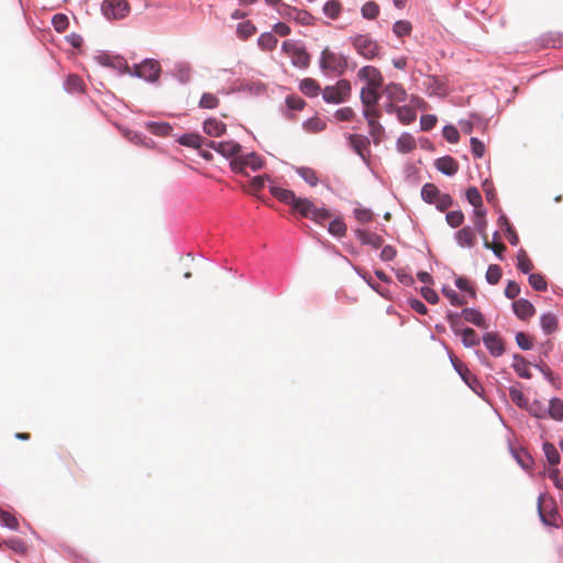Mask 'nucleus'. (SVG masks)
<instances>
[{
  "label": "nucleus",
  "mask_w": 563,
  "mask_h": 563,
  "mask_svg": "<svg viewBox=\"0 0 563 563\" xmlns=\"http://www.w3.org/2000/svg\"><path fill=\"white\" fill-rule=\"evenodd\" d=\"M269 192L280 202L290 207V211L295 216L309 219L311 213L316 211V205L306 197H298L295 191L282 188L278 185H271Z\"/></svg>",
  "instance_id": "nucleus-1"
},
{
  "label": "nucleus",
  "mask_w": 563,
  "mask_h": 563,
  "mask_svg": "<svg viewBox=\"0 0 563 563\" xmlns=\"http://www.w3.org/2000/svg\"><path fill=\"white\" fill-rule=\"evenodd\" d=\"M350 57L344 54H336L325 47L319 58V67L323 71H331L341 77L347 70Z\"/></svg>",
  "instance_id": "nucleus-2"
},
{
  "label": "nucleus",
  "mask_w": 563,
  "mask_h": 563,
  "mask_svg": "<svg viewBox=\"0 0 563 563\" xmlns=\"http://www.w3.org/2000/svg\"><path fill=\"white\" fill-rule=\"evenodd\" d=\"M349 42L357 54L367 60L378 58L380 55L382 46L369 34H355L349 37Z\"/></svg>",
  "instance_id": "nucleus-3"
},
{
  "label": "nucleus",
  "mask_w": 563,
  "mask_h": 563,
  "mask_svg": "<svg viewBox=\"0 0 563 563\" xmlns=\"http://www.w3.org/2000/svg\"><path fill=\"white\" fill-rule=\"evenodd\" d=\"M265 165V161L262 156H260L256 152H250L243 154L242 152L238 154V157L230 162V168L235 174H241L244 176H249L246 173V168H250L253 172H257L262 169Z\"/></svg>",
  "instance_id": "nucleus-4"
},
{
  "label": "nucleus",
  "mask_w": 563,
  "mask_h": 563,
  "mask_svg": "<svg viewBox=\"0 0 563 563\" xmlns=\"http://www.w3.org/2000/svg\"><path fill=\"white\" fill-rule=\"evenodd\" d=\"M448 356L450 358V362L455 369V372L459 374L461 379L470 387L472 391H474L476 395L482 396V393L484 391V388L478 380V378L470 371V368L461 362L451 350L446 347Z\"/></svg>",
  "instance_id": "nucleus-5"
},
{
  "label": "nucleus",
  "mask_w": 563,
  "mask_h": 563,
  "mask_svg": "<svg viewBox=\"0 0 563 563\" xmlns=\"http://www.w3.org/2000/svg\"><path fill=\"white\" fill-rule=\"evenodd\" d=\"M352 91L347 79H340L334 86H327L322 91V99L327 103L340 104L345 102Z\"/></svg>",
  "instance_id": "nucleus-6"
},
{
  "label": "nucleus",
  "mask_w": 563,
  "mask_h": 563,
  "mask_svg": "<svg viewBox=\"0 0 563 563\" xmlns=\"http://www.w3.org/2000/svg\"><path fill=\"white\" fill-rule=\"evenodd\" d=\"M278 14L288 20L295 21L297 24L310 26L314 24L316 18L307 10L298 9L287 3H280L277 8Z\"/></svg>",
  "instance_id": "nucleus-7"
},
{
  "label": "nucleus",
  "mask_w": 563,
  "mask_h": 563,
  "mask_svg": "<svg viewBox=\"0 0 563 563\" xmlns=\"http://www.w3.org/2000/svg\"><path fill=\"white\" fill-rule=\"evenodd\" d=\"M205 146L216 151L221 156L229 159V163L235 159L238 154L242 152V145L234 140L217 142L206 139Z\"/></svg>",
  "instance_id": "nucleus-8"
},
{
  "label": "nucleus",
  "mask_w": 563,
  "mask_h": 563,
  "mask_svg": "<svg viewBox=\"0 0 563 563\" xmlns=\"http://www.w3.org/2000/svg\"><path fill=\"white\" fill-rule=\"evenodd\" d=\"M101 12L108 20H120L130 13L128 0H103Z\"/></svg>",
  "instance_id": "nucleus-9"
},
{
  "label": "nucleus",
  "mask_w": 563,
  "mask_h": 563,
  "mask_svg": "<svg viewBox=\"0 0 563 563\" xmlns=\"http://www.w3.org/2000/svg\"><path fill=\"white\" fill-rule=\"evenodd\" d=\"M362 114L369 126V134L373 137L374 143L379 144L380 137L385 133V128L378 121L382 115L380 111L363 109Z\"/></svg>",
  "instance_id": "nucleus-10"
},
{
  "label": "nucleus",
  "mask_w": 563,
  "mask_h": 563,
  "mask_svg": "<svg viewBox=\"0 0 563 563\" xmlns=\"http://www.w3.org/2000/svg\"><path fill=\"white\" fill-rule=\"evenodd\" d=\"M346 139L353 152L356 153L362 158V161L367 164L369 157V137L362 134H347Z\"/></svg>",
  "instance_id": "nucleus-11"
},
{
  "label": "nucleus",
  "mask_w": 563,
  "mask_h": 563,
  "mask_svg": "<svg viewBox=\"0 0 563 563\" xmlns=\"http://www.w3.org/2000/svg\"><path fill=\"white\" fill-rule=\"evenodd\" d=\"M95 59L99 65L115 69L118 73L124 71L126 68V59L119 54L101 52L100 54L95 56Z\"/></svg>",
  "instance_id": "nucleus-12"
},
{
  "label": "nucleus",
  "mask_w": 563,
  "mask_h": 563,
  "mask_svg": "<svg viewBox=\"0 0 563 563\" xmlns=\"http://www.w3.org/2000/svg\"><path fill=\"white\" fill-rule=\"evenodd\" d=\"M482 341L493 357H499L506 352L505 342L497 332H485Z\"/></svg>",
  "instance_id": "nucleus-13"
},
{
  "label": "nucleus",
  "mask_w": 563,
  "mask_h": 563,
  "mask_svg": "<svg viewBox=\"0 0 563 563\" xmlns=\"http://www.w3.org/2000/svg\"><path fill=\"white\" fill-rule=\"evenodd\" d=\"M142 79L148 84H157L161 77L162 67L157 59L144 58L141 62Z\"/></svg>",
  "instance_id": "nucleus-14"
},
{
  "label": "nucleus",
  "mask_w": 563,
  "mask_h": 563,
  "mask_svg": "<svg viewBox=\"0 0 563 563\" xmlns=\"http://www.w3.org/2000/svg\"><path fill=\"white\" fill-rule=\"evenodd\" d=\"M543 499H544V494L541 493L538 497V505H537L540 521L544 526L559 528V523L556 521V518L559 517V512L554 505V501L551 500V509L549 512H547L544 509V506H543Z\"/></svg>",
  "instance_id": "nucleus-15"
},
{
  "label": "nucleus",
  "mask_w": 563,
  "mask_h": 563,
  "mask_svg": "<svg viewBox=\"0 0 563 563\" xmlns=\"http://www.w3.org/2000/svg\"><path fill=\"white\" fill-rule=\"evenodd\" d=\"M427 81L424 82L427 87L428 95L430 97L438 96L440 98H445L449 93L448 82L437 75H428Z\"/></svg>",
  "instance_id": "nucleus-16"
},
{
  "label": "nucleus",
  "mask_w": 563,
  "mask_h": 563,
  "mask_svg": "<svg viewBox=\"0 0 563 563\" xmlns=\"http://www.w3.org/2000/svg\"><path fill=\"white\" fill-rule=\"evenodd\" d=\"M508 448L511 456L515 459V461L522 470H532L533 457L531 456L527 449H525L523 446L516 448L512 445L510 441L508 443Z\"/></svg>",
  "instance_id": "nucleus-17"
},
{
  "label": "nucleus",
  "mask_w": 563,
  "mask_h": 563,
  "mask_svg": "<svg viewBox=\"0 0 563 563\" xmlns=\"http://www.w3.org/2000/svg\"><path fill=\"white\" fill-rule=\"evenodd\" d=\"M460 314L466 322H468L477 328H481V329L488 328V323L486 321L485 316L483 314V312L479 309H477L475 307H465L462 309Z\"/></svg>",
  "instance_id": "nucleus-18"
},
{
  "label": "nucleus",
  "mask_w": 563,
  "mask_h": 563,
  "mask_svg": "<svg viewBox=\"0 0 563 563\" xmlns=\"http://www.w3.org/2000/svg\"><path fill=\"white\" fill-rule=\"evenodd\" d=\"M512 311L516 317L522 321H526L533 317L536 308L532 302L526 298H519L512 302Z\"/></svg>",
  "instance_id": "nucleus-19"
},
{
  "label": "nucleus",
  "mask_w": 563,
  "mask_h": 563,
  "mask_svg": "<svg viewBox=\"0 0 563 563\" xmlns=\"http://www.w3.org/2000/svg\"><path fill=\"white\" fill-rule=\"evenodd\" d=\"M383 91L379 92L378 89L372 87H363L361 89L360 99L363 104V109H369L372 111L375 108L379 100L382 99Z\"/></svg>",
  "instance_id": "nucleus-20"
},
{
  "label": "nucleus",
  "mask_w": 563,
  "mask_h": 563,
  "mask_svg": "<svg viewBox=\"0 0 563 563\" xmlns=\"http://www.w3.org/2000/svg\"><path fill=\"white\" fill-rule=\"evenodd\" d=\"M434 167L443 175L452 177L459 170V163L450 155H444L434 161Z\"/></svg>",
  "instance_id": "nucleus-21"
},
{
  "label": "nucleus",
  "mask_w": 563,
  "mask_h": 563,
  "mask_svg": "<svg viewBox=\"0 0 563 563\" xmlns=\"http://www.w3.org/2000/svg\"><path fill=\"white\" fill-rule=\"evenodd\" d=\"M383 95H385L388 100L396 102H405L408 98L406 89L398 82H389L385 85L383 88Z\"/></svg>",
  "instance_id": "nucleus-22"
},
{
  "label": "nucleus",
  "mask_w": 563,
  "mask_h": 563,
  "mask_svg": "<svg viewBox=\"0 0 563 563\" xmlns=\"http://www.w3.org/2000/svg\"><path fill=\"white\" fill-rule=\"evenodd\" d=\"M191 66L187 62H177L175 63L170 75L175 78L179 84L187 85L191 80Z\"/></svg>",
  "instance_id": "nucleus-23"
},
{
  "label": "nucleus",
  "mask_w": 563,
  "mask_h": 563,
  "mask_svg": "<svg viewBox=\"0 0 563 563\" xmlns=\"http://www.w3.org/2000/svg\"><path fill=\"white\" fill-rule=\"evenodd\" d=\"M176 142L181 146L190 147V148H200L206 144V137L200 135L197 132H186L180 134Z\"/></svg>",
  "instance_id": "nucleus-24"
},
{
  "label": "nucleus",
  "mask_w": 563,
  "mask_h": 563,
  "mask_svg": "<svg viewBox=\"0 0 563 563\" xmlns=\"http://www.w3.org/2000/svg\"><path fill=\"white\" fill-rule=\"evenodd\" d=\"M456 244L460 247H473L476 243V236L474 229L470 225L463 227L462 229L457 230L454 234Z\"/></svg>",
  "instance_id": "nucleus-25"
},
{
  "label": "nucleus",
  "mask_w": 563,
  "mask_h": 563,
  "mask_svg": "<svg viewBox=\"0 0 563 563\" xmlns=\"http://www.w3.org/2000/svg\"><path fill=\"white\" fill-rule=\"evenodd\" d=\"M202 130L209 136L220 137L225 134L227 125L216 118H208L202 123Z\"/></svg>",
  "instance_id": "nucleus-26"
},
{
  "label": "nucleus",
  "mask_w": 563,
  "mask_h": 563,
  "mask_svg": "<svg viewBox=\"0 0 563 563\" xmlns=\"http://www.w3.org/2000/svg\"><path fill=\"white\" fill-rule=\"evenodd\" d=\"M354 234L363 245H369L373 249H379L384 243V239L380 235L360 228L354 230Z\"/></svg>",
  "instance_id": "nucleus-27"
},
{
  "label": "nucleus",
  "mask_w": 563,
  "mask_h": 563,
  "mask_svg": "<svg viewBox=\"0 0 563 563\" xmlns=\"http://www.w3.org/2000/svg\"><path fill=\"white\" fill-rule=\"evenodd\" d=\"M306 101L297 95H287L285 98V107L280 109L284 117L291 119L290 111H300L305 108Z\"/></svg>",
  "instance_id": "nucleus-28"
},
{
  "label": "nucleus",
  "mask_w": 563,
  "mask_h": 563,
  "mask_svg": "<svg viewBox=\"0 0 563 563\" xmlns=\"http://www.w3.org/2000/svg\"><path fill=\"white\" fill-rule=\"evenodd\" d=\"M512 364L511 367L517 373V375L523 379H530L532 377V373L528 368L532 363L528 362L525 356L519 353H515L512 355Z\"/></svg>",
  "instance_id": "nucleus-29"
},
{
  "label": "nucleus",
  "mask_w": 563,
  "mask_h": 563,
  "mask_svg": "<svg viewBox=\"0 0 563 563\" xmlns=\"http://www.w3.org/2000/svg\"><path fill=\"white\" fill-rule=\"evenodd\" d=\"M539 44L544 48H563V33L547 32L540 36Z\"/></svg>",
  "instance_id": "nucleus-30"
},
{
  "label": "nucleus",
  "mask_w": 563,
  "mask_h": 563,
  "mask_svg": "<svg viewBox=\"0 0 563 563\" xmlns=\"http://www.w3.org/2000/svg\"><path fill=\"white\" fill-rule=\"evenodd\" d=\"M445 319L450 324V328L455 336H461L464 334L463 330L467 327L464 325V322L461 320L462 316L457 311L448 310L445 313Z\"/></svg>",
  "instance_id": "nucleus-31"
},
{
  "label": "nucleus",
  "mask_w": 563,
  "mask_h": 563,
  "mask_svg": "<svg viewBox=\"0 0 563 563\" xmlns=\"http://www.w3.org/2000/svg\"><path fill=\"white\" fill-rule=\"evenodd\" d=\"M540 327L545 335H550L556 331L559 319L552 312H544L540 316Z\"/></svg>",
  "instance_id": "nucleus-32"
},
{
  "label": "nucleus",
  "mask_w": 563,
  "mask_h": 563,
  "mask_svg": "<svg viewBox=\"0 0 563 563\" xmlns=\"http://www.w3.org/2000/svg\"><path fill=\"white\" fill-rule=\"evenodd\" d=\"M487 211L486 209H476L473 210V222L475 230L482 235L483 240L487 239V219H486Z\"/></svg>",
  "instance_id": "nucleus-33"
},
{
  "label": "nucleus",
  "mask_w": 563,
  "mask_h": 563,
  "mask_svg": "<svg viewBox=\"0 0 563 563\" xmlns=\"http://www.w3.org/2000/svg\"><path fill=\"white\" fill-rule=\"evenodd\" d=\"M440 189L431 183H427L421 188V199L428 205H435L440 195Z\"/></svg>",
  "instance_id": "nucleus-34"
},
{
  "label": "nucleus",
  "mask_w": 563,
  "mask_h": 563,
  "mask_svg": "<svg viewBox=\"0 0 563 563\" xmlns=\"http://www.w3.org/2000/svg\"><path fill=\"white\" fill-rule=\"evenodd\" d=\"M396 146L398 152L408 154L416 148V140L409 132H402L397 139Z\"/></svg>",
  "instance_id": "nucleus-35"
},
{
  "label": "nucleus",
  "mask_w": 563,
  "mask_h": 563,
  "mask_svg": "<svg viewBox=\"0 0 563 563\" xmlns=\"http://www.w3.org/2000/svg\"><path fill=\"white\" fill-rule=\"evenodd\" d=\"M299 89L305 96L312 98L319 95L321 87L316 79L308 77L300 80Z\"/></svg>",
  "instance_id": "nucleus-36"
},
{
  "label": "nucleus",
  "mask_w": 563,
  "mask_h": 563,
  "mask_svg": "<svg viewBox=\"0 0 563 563\" xmlns=\"http://www.w3.org/2000/svg\"><path fill=\"white\" fill-rule=\"evenodd\" d=\"M365 73H372V80L367 87H372L378 90H383L384 86V77L380 70L374 66L366 65L362 67V76H365Z\"/></svg>",
  "instance_id": "nucleus-37"
},
{
  "label": "nucleus",
  "mask_w": 563,
  "mask_h": 563,
  "mask_svg": "<svg viewBox=\"0 0 563 563\" xmlns=\"http://www.w3.org/2000/svg\"><path fill=\"white\" fill-rule=\"evenodd\" d=\"M547 415L555 421H563V400L559 397L551 398L545 411Z\"/></svg>",
  "instance_id": "nucleus-38"
},
{
  "label": "nucleus",
  "mask_w": 563,
  "mask_h": 563,
  "mask_svg": "<svg viewBox=\"0 0 563 563\" xmlns=\"http://www.w3.org/2000/svg\"><path fill=\"white\" fill-rule=\"evenodd\" d=\"M353 269L374 291L379 294L382 297L387 298V290L382 288V286L377 284L367 272L358 266H353Z\"/></svg>",
  "instance_id": "nucleus-39"
},
{
  "label": "nucleus",
  "mask_w": 563,
  "mask_h": 563,
  "mask_svg": "<svg viewBox=\"0 0 563 563\" xmlns=\"http://www.w3.org/2000/svg\"><path fill=\"white\" fill-rule=\"evenodd\" d=\"M295 172L309 186L316 187L318 185L319 178L313 168L307 166H299L295 168Z\"/></svg>",
  "instance_id": "nucleus-40"
},
{
  "label": "nucleus",
  "mask_w": 563,
  "mask_h": 563,
  "mask_svg": "<svg viewBox=\"0 0 563 563\" xmlns=\"http://www.w3.org/2000/svg\"><path fill=\"white\" fill-rule=\"evenodd\" d=\"M291 63L294 66L305 69L310 65V55L305 46H299L298 49L291 56Z\"/></svg>",
  "instance_id": "nucleus-41"
},
{
  "label": "nucleus",
  "mask_w": 563,
  "mask_h": 563,
  "mask_svg": "<svg viewBox=\"0 0 563 563\" xmlns=\"http://www.w3.org/2000/svg\"><path fill=\"white\" fill-rule=\"evenodd\" d=\"M542 450L544 452L548 463L551 466L555 467L556 465L560 464L561 455L553 443L548 441L543 442Z\"/></svg>",
  "instance_id": "nucleus-42"
},
{
  "label": "nucleus",
  "mask_w": 563,
  "mask_h": 563,
  "mask_svg": "<svg viewBox=\"0 0 563 563\" xmlns=\"http://www.w3.org/2000/svg\"><path fill=\"white\" fill-rule=\"evenodd\" d=\"M145 126L157 136H167L173 131V126L168 122L148 121Z\"/></svg>",
  "instance_id": "nucleus-43"
},
{
  "label": "nucleus",
  "mask_w": 563,
  "mask_h": 563,
  "mask_svg": "<svg viewBox=\"0 0 563 563\" xmlns=\"http://www.w3.org/2000/svg\"><path fill=\"white\" fill-rule=\"evenodd\" d=\"M464 334L461 335V341L464 347L471 349L481 344V339L473 328L463 330Z\"/></svg>",
  "instance_id": "nucleus-44"
},
{
  "label": "nucleus",
  "mask_w": 563,
  "mask_h": 563,
  "mask_svg": "<svg viewBox=\"0 0 563 563\" xmlns=\"http://www.w3.org/2000/svg\"><path fill=\"white\" fill-rule=\"evenodd\" d=\"M454 284L456 288L468 295L472 299H475L477 294L475 287L471 284L470 279L464 276H455Z\"/></svg>",
  "instance_id": "nucleus-45"
},
{
  "label": "nucleus",
  "mask_w": 563,
  "mask_h": 563,
  "mask_svg": "<svg viewBox=\"0 0 563 563\" xmlns=\"http://www.w3.org/2000/svg\"><path fill=\"white\" fill-rule=\"evenodd\" d=\"M509 396L511 401L519 407L520 409L525 410V408L529 407V400L527 397L522 394V391L517 386H510L508 388Z\"/></svg>",
  "instance_id": "nucleus-46"
},
{
  "label": "nucleus",
  "mask_w": 563,
  "mask_h": 563,
  "mask_svg": "<svg viewBox=\"0 0 563 563\" xmlns=\"http://www.w3.org/2000/svg\"><path fill=\"white\" fill-rule=\"evenodd\" d=\"M465 198L467 202L473 206V210L484 209L482 195L476 187H468L465 191Z\"/></svg>",
  "instance_id": "nucleus-47"
},
{
  "label": "nucleus",
  "mask_w": 563,
  "mask_h": 563,
  "mask_svg": "<svg viewBox=\"0 0 563 563\" xmlns=\"http://www.w3.org/2000/svg\"><path fill=\"white\" fill-rule=\"evenodd\" d=\"M277 43L278 40L272 32H264L257 38V45L265 51H273Z\"/></svg>",
  "instance_id": "nucleus-48"
},
{
  "label": "nucleus",
  "mask_w": 563,
  "mask_h": 563,
  "mask_svg": "<svg viewBox=\"0 0 563 563\" xmlns=\"http://www.w3.org/2000/svg\"><path fill=\"white\" fill-rule=\"evenodd\" d=\"M342 4L340 0H329L323 4L322 11L325 16L336 20L341 13Z\"/></svg>",
  "instance_id": "nucleus-49"
},
{
  "label": "nucleus",
  "mask_w": 563,
  "mask_h": 563,
  "mask_svg": "<svg viewBox=\"0 0 563 563\" xmlns=\"http://www.w3.org/2000/svg\"><path fill=\"white\" fill-rule=\"evenodd\" d=\"M441 292L444 297H446L450 300V303L454 307H463L466 305L465 298L459 295L454 289L450 288L446 285L442 286Z\"/></svg>",
  "instance_id": "nucleus-50"
},
{
  "label": "nucleus",
  "mask_w": 563,
  "mask_h": 563,
  "mask_svg": "<svg viewBox=\"0 0 563 563\" xmlns=\"http://www.w3.org/2000/svg\"><path fill=\"white\" fill-rule=\"evenodd\" d=\"M346 224L340 217L334 218L328 225V232L336 238L344 236L346 233Z\"/></svg>",
  "instance_id": "nucleus-51"
},
{
  "label": "nucleus",
  "mask_w": 563,
  "mask_h": 563,
  "mask_svg": "<svg viewBox=\"0 0 563 563\" xmlns=\"http://www.w3.org/2000/svg\"><path fill=\"white\" fill-rule=\"evenodd\" d=\"M517 268L522 274H529L533 268V263L528 257L526 251L523 249H520L517 254Z\"/></svg>",
  "instance_id": "nucleus-52"
},
{
  "label": "nucleus",
  "mask_w": 563,
  "mask_h": 563,
  "mask_svg": "<svg viewBox=\"0 0 563 563\" xmlns=\"http://www.w3.org/2000/svg\"><path fill=\"white\" fill-rule=\"evenodd\" d=\"M528 282L536 291H547L548 283L544 275L540 273H529Z\"/></svg>",
  "instance_id": "nucleus-53"
},
{
  "label": "nucleus",
  "mask_w": 563,
  "mask_h": 563,
  "mask_svg": "<svg viewBox=\"0 0 563 563\" xmlns=\"http://www.w3.org/2000/svg\"><path fill=\"white\" fill-rule=\"evenodd\" d=\"M64 88L69 93L80 92L82 91V81L77 75L70 74L64 81Z\"/></svg>",
  "instance_id": "nucleus-54"
},
{
  "label": "nucleus",
  "mask_w": 563,
  "mask_h": 563,
  "mask_svg": "<svg viewBox=\"0 0 563 563\" xmlns=\"http://www.w3.org/2000/svg\"><path fill=\"white\" fill-rule=\"evenodd\" d=\"M0 525L13 531L19 530L18 519L7 510H3L2 508H0Z\"/></svg>",
  "instance_id": "nucleus-55"
},
{
  "label": "nucleus",
  "mask_w": 563,
  "mask_h": 563,
  "mask_svg": "<svg viewBox=\"0 0 563 563\" xmlns=\"http://www.w3.org/2000/svg\"><path fill=\"white\" fill-rule=\"evenodd\" d=\"M503 276V269L497 264H490L487 267L485 279L489 285H497Z\"/></svg>",
  "instance_id": "nucleus-56"
},
{
  "label": "nucleus",
  "mask_w": 563,
  "mask_h": 563,
  "mask_svg": "<svg viewBox=\"0 0 563 563\" xmlns=\"http://www.w3.org/2000/svg\"><path fill=\"white\" fill-rule=\"evenodd\" d=\"M396 115L402 124H410L417 118L415 110L409 106H400Z\"/></svg>",
  "instance_id": "nucleus-57"
},
{
  "label": "nucleus",
  "mask_w": 563,
  "mask_h": 563,
  "mask_svg": "<svg viewBox=\"0 0 563 563\" xmlns=\"http://www.w3.org/2000/svg\"><path fill=\"white\" fill-rule=\"evenodd\" d=\"M361 14L366 20H375L379 14V5L375 1H367L361 8Z\"/></svg>",
  "instance_id": "nucleus-58"
},
{
  "label": "nucleus",
  "mask_w": 563,
  "mask_h": 563,
  "mask_svg": "<svg viewBox=\"0 0 563 563\" xmlns=\"http://www.w3.org/2000/svg\"><path fill=\"white\" fill-rule=\"evenodd\" d=\"M256 31V26L251 21L241 22L236 26V34L242 40L251 37Z\"/></svg>",
  "instance_id": "nucleus-59"
},
{
  "label": "nucleus",
  "mask_w": 563,
  "mask_h": 563,
  "mask_svg": "<svg viewBox=\"0 0 563 563\" xmlns=\"http://www.w3.org/2000/svg\"><path fill=\"white\" fill-rule=\"evenodd\" d=\"M412 25L407 20H397L393 25V32L397 37H404L410 35Z\"/></svg>",
  "instance_id": "nucleus-60"
},
{
  "label": "nucleus",
  "mask_w": 563,
  "mask_h": 563,
  "mask_svg": "<svg viewBox=\"0 0 563 563\" xmlns=\"http://www.w3.org/2000/svg\"><path fill=\"white\" fill-rule=\"evenodd\" d=\"M464 213L460 209L448 211L445 214L446 223L453 229L461 227L464 222Z\"/></svg>",
  "instance_id": "nucleus-61"
},
{
  "label": "nucleus",
  "mask_w": 563,
  "mask_h": 563,
  "mask_svg": "<svg viewBox=\"0 0 563 563\" xmlns=\"http://www.w3.org/2000/svg\"><path fill=\"white\" fill-rule=\"evenodd\" d=\"M219 98L211 92H203L199 100V108L201 109H216L219 106Z\"/></svg>",
  "instance_id": "nucleus-62"
},
{
  "label": "nucleus",
  "mask_w": 563,
  "mask_h": 563,
  "mask_svg": "<svg viewBox=\"0 0 563 563\" xmlns=\"http://www.w3.org/2000/svg\"><path fill=\"white\" fill-rule=\"evenodd\" d=\"M52 25L57 33H63L69 26V19L64 13H56L52 18Z\"/></svg>",
  "instance_id": "nucleus-63"
},
{
  "label": "nucleus",
  "mask_w": 563,
  "mask_h": 563,
  "mask_svg": "<svg viewBox=\"0 0 563 563\" xmlns=\"http://www.w3.org/2000/svg\"><path fill=\"white\" fill-rule=\"evenodd\" d=\"M517 345L523 351H530L533 347L532 338L522 331H519L515 335Z\"/></svg>",
  "instance_id": "nucleus-64"
}]
</instances>
